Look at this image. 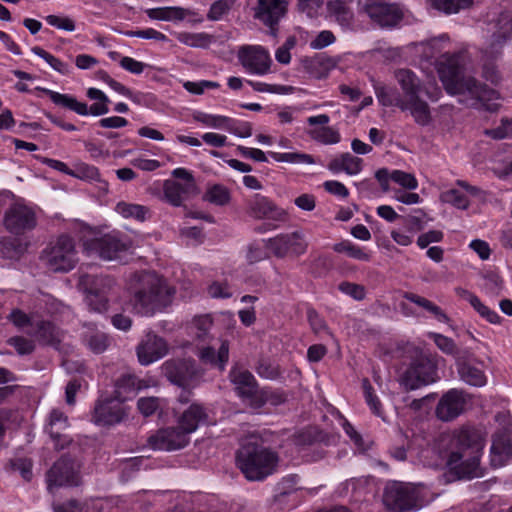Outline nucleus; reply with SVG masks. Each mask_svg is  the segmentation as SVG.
<instances>
[{
	"instance_id": "obj_54",
	"label": "nucleus",
	"mask_w": 512,
	"mask_h": 512,
	"mask_svg": "<svg viewBox=\"0 0 512 512\" xmlns=\"http://www.w3.org/2000/svg\"><path fill=\"white\" fill-rule=\"evenodd\" d=\"M365 401L377 416H382V406L379 398L375 395L374 389L367 378L362 380Z\"/></svg>"
},
{
	"instance_id": "obj_24",
	"label": "nucleus",
	"mask_w": 512,
	"mask_h": 512,
	"mask_svg": "<svg viewBox=\"0 0 512 512\" xmlns=\"http://www.w3.org/2000/svg\"><path fill=\"white\" fill-rule=\"evenodd\" d=\"M136 351L139 362L142 365H149L164 357L168 352V346L162 337L149 332L138 344Z\"/></svg>"
},
{
	"instance_id": "obj_49",
	"label": "nucleus",
	"mask_w": 512,
	"mask_h": 512,
	"mask_svg": "<svg viewBox=\"0 0 512 512\" xmlns=\"http://www.w3.org/2000/svg\"><path fill=\"white\" fill-rule=\"evenodd\" d=\"M204 199L215 205L223 206L230 201V193L226 187L216 184L207 190Z\"/></svg>"
},
{
	"instance_id": "obj_19",
	"label": "nucleus",
	"mask_w": 512,
	"mask_h": 512,
	"mask_svg": "<svg viewBox=\"0 0 512 512\" xmlns=\"http://www.w3.org/2000/svg\"><path fill=\"white\" fill-rule=\"evenodd\" d=\"M229 378L235 386L237 395L253 408L260 391L254 375L248 370L234 367L229 372Z\"/></svg>"
},
{
	"instance_id": "obj_36",
	"label": "nucleus",
	"mask_w": 512,
	"mask_h": 512,
	"mask_svg": "<svg viewBox=\"0 0 512 512\" xmlns=\"http://www.w3.org/2000/svg\"><path fill=\"white\" fill-rule=\"evenodd\" d=\"M327 11L343 28H350L352 26L354 15L345 2L341 0L328 1Z\"/></svg>"
},
{
	"instance_id": "obj_57",
	"label": "nucleus",
	"mask_w": 512,
	"mask_h": 512,
	"mask_svg": "<svg viewBox=\"0 0 512 512\" xmlns=\"http://www.w3.org/2000/svg\"><path fill=\"white\" fill-rule=\"evenodd\" d=\"M70 176L81 180H100L98 169L86 163L76 164L75 168L71 170Z\"/></svg>"
},
{
	"instance_id": "obj_1",
	"label": "nucleus",
	"mask_w": 512,
	"mask_h": 512,
	"mask_svg": "<svg viewBox=\"0 0 512 512\" xmlns=\"http://www.w3.org/2000/svg\"><path fill=\"white\" fill-rule=\"evenodd\" d=\"M134 281L130 305L136 314L151 317L172 304L176 289L161 275L142 271L134 275Z\"/></svg>"
},
{
	"instance_id": "obj_42",
	"label": "nucleus",
	"mask_w": 512,
	"mask_h": 512,
	"mask_svg": "<svg viewBox=\"0 0 512 512\" xmlns=\"http://www.w3.org/2000/svg\"><path fill=\"white\" fill-rule=\"evenodd\" d=\"M256 373L264 379H278L282 372L280 366L268 358H260L255 366Z\"/></svg>"
},
{
	"instance_id": "obj_48",
	"label": "nucleus",
	"mask_w": 512,
	"mask_h": 512,
	"mask_svg": "<svg viewBox=\"0 0 512 512\" xmlns=\"http://www.w3.org/2000/svg\"><path fill=\"white\" fill-rule=\"evenodd\" d=\"M334 251L338 253H346L349 257L360 261H369L370 259V255L367 252L349 241H343L335 244Z\"/></svg>"
},
{
	"instance_id": "obj_25",
	"label": "nucleus",
	"mask_w": 512,
	"mask_h": 512,
	"mask_svg": "<svg viewBox=\"0 0 512 512\" xmlns=\"http://www.w3.org/2000/svg\"><path fill=\"white\" fill-rule=\"evenodd\" d=\"M487 32L490 34V47L496 50L512 38V12H501L497 17L487 23Z\"/></svg>"
},
{
	"instance_id": "obj_60",
	"label": "nucleus",
	"mask_w": 512,
	"mask_h": 512,
	"mask_svg": "<svg viewBox=\"0 0 512 512\" xmlns=\"http://www.w3.org/2000/svg\"><path fill=\"white\" fill-rule=\"evenodd\" d=\"M441 200L445 203H449L458 209H467L469 201L465 195L456 189H450L441 194Z\"/></svg>"
},
{
	"instance_id": "obj_6",
	"label": "nucleus",
	"mask_w": 512,
	"mask_h": 512,
	"mask_svg": "<svg viewBox=\"0 0 512 512\" xmlns=\"http://www.w3.org/2000/svg\"><path fill=\"white\" fill-rule=\"evenodd\" d=\"M413 360L400 377V384L406 391L415 390L434 382L437 366L433 359L417 347H411Z\"/></svg>"
},
{
	"instance_id": "obj_44",
	"label": "nucleus",
	"mask_w": 512,
	"mask_h": 512,
	"mask_svg": "<svg viewBox=\"0 0 512 512\" xmlns=\"http://www.w3.org/2000/svg\"><path fill=\"white\" fill-rule=\"evenodd\" d=\"M269 155L278 162H287L292 164H314L315 159L312 155L299 152L277 153L270 152Z\"/></svg>"
},
{
	"instance_id": "obj_35",
	"label": "nucleus",
	"mask_w": 512,
	"mask_h": 512,
	"mask_svg": "<svg viewBox=\"0 0 512 512\" xmlns=\"http://www.w3.org/2000/svg\"><path fill=\"white\" fill-rule=\"evenodd\" d=\"M457 369L461 380L471 386L482 387L486 384L484 372L464 361H457Z\"/></svg>"
},
{
	"instance_id": "obj_9",
	"label": "nucleus",
	"mask_w": 512,
	"mask_h": 512,
	"mask_svg": "<svg viewBox=\"0 0 512 512\" xmlns=\"http://www.w3.org/2000/svg\"><path fill=\"white\" fill-rule=\"evenodd\" d=\"M162 372L173 384L183 389L196 385L203 376V370L193 359H170L163 363Z\"/></svg>"
},
{
	"instance_id": "obj_41",
	"label": "nucleus",
	"mask_w": 512,
	"mask_h": 512,
	"mask_svg": "<svg viewBox=\"0 0 512 512\" xmlns=\"http://www.w3.org/2000/svg\"><path fill=\"white\" fill-rule=\"evenodd\" d=\"M375 93L382 106H396L401 110V106L404 101L402 100L400 93L395 88L378 86L375 88Z\"/></svg>"
},
{
	"instance_id": "obj_56",
	"label": "nucleus",
	"mask_w": 512,
	"mask_h": 512,
	"mask_svg": "<svg viewBox=\"0 0 512 512\" xmlns=\"http://www.w3.org/2000/svg\"><path fill=\"white\" fill-rule=\"evenodd\" d=\"M193 119L212 128L226 127L230 123V118L220 115H211L204 112H196Z\"/></svg>"
},
{
	"instance_id": "obj_31",
	"label": "nucleus",
	"mask_w": 512,
	"mask_h": 512,
	"mask_svg": "<svg viewBox=\"0 0 512 512\" xmlns=\"http://www.w3.org/2000/svg\"><path fill=\"white\" fill-rule=\"evenodd\" d=\"M207 413L203 406L191 404L179 417L178 426L188 435L196 431L201 423L206 422Z\"/></svg>"
},
{
	"instance_id": "obj_37",
	"label": "nucleus",
	"mask_w": 512,
	"mask_h": 512,
	"mask_svg": "<svg viewBox=\"0 0 512 512\" xmlns=\"http://www.w3.org/2000/svg\"><path fill=\"white\" fill-rule=\"evenodd\" d=\"M146 387L142 384V381L139 380L135 375L126 373L121 375L115 382V393L116 396L120 399H125L124 394L130 392H137L138 390Z\"/></svg>"
},
{
	"instance_id": "obj_18",
	"label": "nucleus",
	"mask_w": 512,
	"mask_h": 512,
	"mask_svg": "<svg viewBox=\"0 0 512 512\" xmlns=\"http://www.w3.org/2000/svg\"><path fill=\"white\" fill-rule=\"evenodd\" d=\"M147 442L153 449L172 451L185 447L189 442V435L179 426L171 427L157 431Z\"/></svg>"
},
{
	"instance_id": "obj_28",
	"label": "nucleus",
	"mask_w": 512,
	"mask_h": 512,
	"mask_svg": "<svg viewBox=\"0 0 512 512\" xmlns=\"http://www.w3.org/2000/svg\"><path fill=\"white\" fill-rule=\"evenodd\" d=\"M395 78L401 87L403 101H409L420 97L422 92V83L417 75L409 69H399L395 71Z\"/></svg>"
},
{
	"instance_id": "obj_50",
	"label": "nucleus",
	"mask_w": 512,
	"mask_h": 512,
	"mask_svg": "<svg viewBox=\"0 0 512 512\" xmlns=\"http://www.w3.org/2000/svg\"><path fill=\"white\" fill-rule=\"evenodd\" d=\"M436 346L445 354L454 356L459 360L460 350L453 339L439 333H430Z\"/></svg>"
},
{
	"instance_id": "obj_55",
	"label": "nucleus",
	"mask_w": 512,
	"mask_h": 512,
	"mask_svg": "<svg viewBox=\"0 0 512 512\" xmlns=\"http://www.w3.org/2000/svg\"><path fill=\"white\" fill-rule=\"evenodd\" d=\"M179 39L188 46L202 48L208 47L213 42V36L206 33H185Z\"/></svg>"
},
{
	"instance_id": "obj_10",
	"label": "nucleus",
	"mask_w": 512,
	"mask_h": 512,
	"mask_svg": "<svg viewBox=\"0 0 512 512\" xmlns=\"http://www.w3.org/2000/svg\"><path fill=\"white\" fill-rule=\"evenodd\" d=\"M123 401L117 396L98 400L92 415L93 422L99 426L110 427L125 421L130 409Z\"/></svg>"
},
{
	"instance_id": "obj_32",
	"label": "nucleus",
	"mask_w": 512,
	"mask_h": 512,
	"mask_svg": "<svg viewBox=\"0 0 512 512\" xmlns=\"http://www.w3.org/2000/svg\"><path fill=\"white\" fill-rule=\"evenodd\" d=\"M402 111H409L414 121L421 126H427L432 121L429 104L417 97L415 99L404 101L401 106Z\"/></svg>"
},
{
	"instance_id": "obj_58",
	"label": "nucleus",
	"mask_w": 512,
	"mask_h": 512,
	"mask_svg": "<svg viewBox=\"0 0 512 512\" xmlns=\"http://www.w3.org/2000/svg\"><path fill=\"white\" fill-rule=\"evenodd\" d=\"M483 288L489 295L498 296L503 289V280L501 277L492 272H486L483 275Z\"/></svg>"
},
{
	"instance_id": "obj_46",
	"label": "nucleus",
	"mask_w": 512,
	"mask_h": 512,
	"mask_svg": "<svg viewBox=\"0 0 512 512\" xmlns=\"http://www.w3.org/2000/svg\"><path fill=\"white\" fill-rule=\"evenodd\" d=\"M309 134L314 140L325 145L337 144L341 140L339 132L330 126L312 130Z\"/></svg>"
},
{
	"instance_id": "obj_8",
	"label": "nucleus",
	"mask_w": 512,
	"mask_h": 512,
	"mask_svg": "<svg viewBox=\"0 0 512 512\" xmlns=\"http://www.w3.org/2000/svg\"><path fill=\"white\" fill-rule=\"evenodd\" d=\"M82 462L64 454L47 471V484L51 490L55 487H77L82 483Z\"/></svg>"
},
{
	"instance_id": "obj_27",
	"label": "nucleus",
	"mask_w": 512,
	"mask_h": 512,
	"mask_svg": "<svg viewBox=\"0 0 512 512\" xmlns=\"http://www.w3.org/2000/svg\"><path fill=\"white\" fill-rule=\"evenodd\" d=\"M81 339L84 345L93 353L101 354L110 345V337L94 323H84Z\"/></svg>"
},
{
	"instance_id": "obj_13",
	"label": "nucleus",
	"mask_w": 512,
	"mask_h": 512,
	"mask_svg": "<svg viewBox=\"0 0 512 512\" xmlns=\"http://www.w3.org/2000/svg\"><path fill=\"white\" fill-rule=\"evenodd\" d=\"M36 89L47 94L55 105L73 111L80 116H87L89 114L93 116H100L107 114L109 111V102L98 101L96 103H93L90 107H88V105L85 102L78 101L72 95L61 94L59 92H55L46 88L37 87Z\"/></svg>"
},
{
	"instance_id": "obj_47",
	"label": "nucleus",
	"mask_w": 512,
	"mask_h": 512,
	"mask_svg": "<svg viewBox=\"0 0 512 512\" xmlns=\"http://www.w3.org/2000/svg\"><path fill=\"white\" fill-rule=\"evenodd\" d=\"M116 211L123 217H132L139 221H144L148 209L142 205L120 202L116 206Z\"/></svg>"
},
{
	"instance_id": "obj_39",
	"label": "nucleus",
	"mask_w": 512,
	"mask_h": 512,
	"mask_svg": "<svg viewBox=\"0 0 512 512\" xmlns=\"http://www.w3.org/2000/svg\"><path fill=\"white\" fill-rule=\"evenodd\" d=\"M404 297L406 300L424 308L426 311L433 314L438 321L444 323L449 321L447 314L439 306L426 299L425 297L414 293H406Z\"/></svg>"
},
{
	"instance_id": "obj_11",
	"label": "nucleus",
	"mask_w": 512,
	"mask_h": 512,
	"mask_svg": "<svg viewBox=\"0 0 512 512\" xmlns=\"http://www.w3.org/2000/svg\"><path fill=\"white\" fill-rule=\"evenodd\" d=\"M383 503L393 512H405L417 507L416 489L405 483H388L383 493Z\"/></svg>"
},
{
	"instance_id": "obj_4",
	"label": "nucleus",
	"mask_w": 512,
	"mask_h": 512,
	"mask_svg": "<svg viewBox=\"0 0 512 512\" xmlns=\"http://www.w3.org/2000/svg\"><path fill=\"white\" fill-rule=\"evenodd\" d=\"M277 462L275 452L252 441L243 443L236 453V465L250 481H260L271 475Z\"/></svg>"
},
{
	"instance_id": "obj_40",
	"label": "nucleus",
	"mask_w": 512,
	"mask_h": 512,
	"mask_svg": "<svg viewBox=\"0 0 512 512\" xmlns=\"http://www.w3.org/2000/svg\"><path fill=\"white\" fill-rule=\"evenodd\" d=\"M286 399L287 396L282 391L272 390L270 388H260L253 409L262 408L267 403L273 406H278L283 404Z\"/></svg>"
},
{
	"instance_id": "obj_52",
	"label": "nucleus",
	"mask_w": 512,
	"mask_h": 512,
	"mask_svg": "<svg viewBox=\"0 0 512 512\" xmlns=\"http://www.w3.org/2000/svg\"><path fill=\"white\" fill-rule=\"evenodd\" d=\"M24 248L16 239L3 238L0 240V254L6 259H16L23 253Z\"/></svg>"
},
{
	"instance_id": "obj_51",
	"label": "nucleus",
	"mask_w": 512,
	"mask_h": 512,
	"mask_svg": "<svg viewBox=\"0 0 512 512\" xmlns=\"http://www.w3.org/2000/svg\"><path fill=\"white\" fill-rule=\"evenodd\" d=\"M472 3L473 0H433L434 7L446 14L457 13L471 6Z\"/></svg>"
},
{
	"instance_id": "obj_14",
	"label": "nucleus",
	"mask_w": 512,
	"mask_h": 512,
	"mask_svg": "<svg viewBox=\"0 0 512 512\" xmlns=\"http://www.w3.org/2000/svg\"><path fill=\"white\" fill-rule=\"evenodd\" d=\"M83 247L89 256L96 255L103 260H114L121 253L127 251L129 245L116 235L106 234L99 238L86 240Z\"/></svg>"
},
{
	"instance_id": "obj_12",
	"label": "nucleus",
	"mask_w": 512,
	"mask_h": 512,
	"mask_svg": "<svg viewBox=\"0 0 512 512\" xmlns=\"http://www.w3.org/2000/svg\"><path fill=\"white\" fill-rule=\"evenodd\" d=\"M288 3L285 0H257L253 7V18L269 28V34L276 37L279 22L287 13Z\"/></svg>"
},
{
	"instance_id": "obj_20",
	"label": "nucleus",
	"mask_w": 512,
	"mask_h": 512,
	"mask_svg": "<svg viewBox=\"0 0 512 512\" xmlns=\"http://www.w3.org/2000/svg\"><path fill=\"white\" fill-rule=\"evenodd\" d=\"M364 12L371 20L381 27H394L404 16L402 9L397 4H388L384 2L366 3L363 6Z\"/></svg>"
},
{
	"instance_id": "obj_21",
	"label": "nucleus",
	"mask_w": 512,
	"mask_h": 512,
	"mask_svg": "<svg viewBox=\"0 0 512 512\" xmlns=\"http://www.w3.org/2000/svg\"><path fill=\"white\" fill-rule=\"evenodd\" d=\"M238 58L248 72L257 75L266 74L272 62L268 52L260 46L242 47Z\"/></svg>"
},
{
	"instance_id": "obj_53",
	"label": "nucleus",
	"mask_w": 512,
	"mask_h": 512,
	"mask_svg": "<svg viewBox=\"0 0 512 512\" xmlns=\"http://www.w3.org/2000/svg\"><path fill=\"white\" fill-rule=\"evenodd\" d=\"M237 0H217L215 1L208 13L207 19L210 21H218L222 19L223 16L227 15L232 7L235 5Z\"/></svg>"
},
{
	"instance_id": "obj_15",
	"label": "nucleus",
	"mask_w": 512,
	"mask_h": 512,
	"mask_svg": "<svg viewBox=\"0 0 512 512\" xmlns=\"http://www.w3.org/2000/svg\"><path fill=\"white\" fill-rule=\"evenodd\" d=\"M266 247L278 258L287 255L300 256L307 250L308 243L300 231L280 234L266 241Z\"/></svg>"
},
{
	"instance_id": "obj_38",
	"label": "nucleus",
	"mask_w": 512,
	"mask_h": 512,
	"mask_svg": "<svg viewBox=\"0 0 512 512\" xmlns=\"http://www.w3.org/2000/svg\"><path fill=\"white\" fill-rule=\"evenodd\" d=\"M146 14L153 20L171 21L183 20L187 15V11L181 7H160L148 9Z\"/></svg>"
},
{
	"instance_id": "obj_30",
	"label": "nucleus",
	"mask_w": 512,
	"mask_h": 512,
	"mask_svg": "<svg viewBox=\"0 0 512 512\" xmlns=\"http://www.w3.org/2000/svg\"><path fill=\"white\" fill-rule=\"evenodd\" d=\"M197 355L204 364L224 371L229 360V344L223 341L217 351L211 346L202 347Z\"/></svg>"
},
{
	"instance_id": "obj_22",
	"label": "nucleus",
	"mask_w": 512,
	"mask_h": 512,
	"mask_svg": "<svg viewBox=\"0 0 512 512\" xmlns=\"http://www.w3.org/2000/svg\"><path fill=\"white\" fill-rule=\"evenodd\" d=\"M46 431L54 442L56 450H63L72 443L68 417L58 409L50 412Z\"/></svg>"
},
{
	"instance_id": "obj_63",
	"label": "nucleus",
	"mask_w": 512,
	"mask_h": 512,
	"mask_svg": "<svg viewBox=\"0 0 512 512\" xmlns=\"http://www.w3.org/2000/svg\"><path fill=\"white\" fill-rule=\"evenodd\" d=\"M212 325L213 320L209 315L195 317L193 320V327L196 330L195 337L199 340H205Z\"/></svg>"
},
{
	"instance_id": "obj_61",
	"label": "nucleus",
	"mask_w": 512,
	"mask_h": 512,
	"mask_svg": "<svg viewBox=\"0 0 512 512\" xmlns=\"http://www.w3.org/2000/svg\"><path fill=\"white\" fill-rule=\"evenodd\" d=\"M252 88L257 92H269L274 94H291L294 92L295 88L293 86H285V85H273L262 82H247Z\"/></svg>"
},
{
	"instance_id": "obj_45",
	"label": "nucleus",
	"mask_w": 512,
	"mask_h": 512,
	"mask_svg": "<svg viewBox=\"0 0 512 512\" xmlns=\"http://www.w3.org/2000/svg\"><path fill=\"white\" fill-rule=\"evenodd\" d=\"M34 54L41 57L52 69L62 75H68L72 71L71 66L40 47H34Z\"/></svg>"
},
{
	"instance_id": "obj_17",
	"label": "nucleus",
	"mask_w": 512,
	"mask_h": 512,
	"mask_svg": "<svg viewBox=\"0 0 512 512\" xmlns=\"http://www.w3.org/2000/svg\"><path fill=\"white\" fill-rule=\"evenodd\" d=\"M4 227L13 234H22L32 225V210L21 199L12 201L4 213Z\"/></svg>"
},
{
	"instance_id": "obj_59",
	"label": "nucleus",
	"mask_w": 512,
	"mask_h": 512,
	"mask_svg": "<svg viewBox=\"0 0 512 512\" xmlns=\"http://www.w3.org/2000/svg\"><path fill=\"white\" fill-rule=\"evenodd\" d=\"M32 463L26 458H15L9 462V470L12 473H19L22 478L26 481H30L32 478L31 471Z\"/></svg>"
},
{
	"instance_id": "obj_3",
	"label": "nucleus",
	"mask_w": 512,
	"mask_h": 512,
	"mask_svg": "<svg viewBox=\"0 0 512 512\" xmlns=\"http://www.w3.org/2000/svg\"><path fill=\"white\" fill-rule=\"evenodd\" d=\"M455 450L449 454L447 465L459 479L483 476L480 456L484 448L481 433L470 426H462L453 432Z\"/></svg>"
},
{
	"instance_id": "obj_26",
	"label": "nucleus",
	"mask_w": 512,
	"mask_h": 512,
	"mask_svg": "<svg viewBox=\"0 0 512 512\" xmlns=\"http://www.w3.org/2000/svg\"><path fill=\"white\" fill-rule=\"evenodd\" d=\"M512 457V444L510 437L505 433L495 434L490 448V465L500 468L507 464Z\"/></svg>"
},
{
	"instance_id": "obj_23",
	"label": "nucleus",
	"mask_w": 512,
	"mask_h": 512,
	"mask_svg": "<svg viewBox=\"0 0 512 512\" xmlns=\"http://www.w3.org/2000/svg\"><path fill=\"white\" fill-rule=\"evenodd\" d=\"M246 213L257 220L271 219L274 221H285L287 215L283 209L279 208L269 198L260 194H255L247 201Z\"/></svg>"
},
{
	"instance_id": "obj_34",
	"label": "nucleus",
	"mask_w": 512,
	"mask_h": 512,
	"mask_svg": "<svg viewBox=\"0 0 512 512\" xmlns=\"http://www.w3.org/2000/svg\"><path fill=\"white\" fill-rule=\"evenodd\" d=\"M362 159L350 153H343L340 157L334 158L328 164V169L334 173L345 171L349 175L358 174L361 171Z\"/></svg>"
},
{
	"instance_id": "obj_5",
	"label": "nucleus",
	"mask_w": 512,
	"mask_h": 512,
	"mask_svg": "<svg viewBox=\"0 0 512 512\" xmlns=\"http://www.w3.org/2000/svg\"><path fill=\"white\" fill-rule=\"evenodd\" d=\"M116 280L109 275L80 273L77 287L85 294V301L92 311L103 313L108 310L109 296L115 289Z\"/></svg>"
},
{
	"instance_id": "obj_2",
	"label": "nucleus",
	"mask_w": 512,
	"mask_h": 512,
	"mask_svg": "<svg viewBox=\"0 0 512 512\" xmlns=\"http://www.w3.org/2000/svg\"><path fill=\"white\" fill-rule=\"evenodd\" d=\"M465 56L463 53L444 54L438 64L440 80L451 95L462 96L461 102L472 101L471 105L490 99L494 90L472 76L463 74Z\"/></svg>"
},
{
	"instance_id": "obj_33",
	"label": "nucleus",
	"mask_w": 512,
	"mask_h": 512,
	"mask_svg": "<svg viewBox=\"0 0 512 512\" xmlns=\"http://www.w3.org/2000/svg\"><path fill=\"white\" fill-rule=\"evenodd\" d=\"M34 336L39 344L52 346L55 349L59 348L62 338L61 331L49 321L38 323Z\"/></svg>"
},
{
	"instance_id": "obj_62",
	"label": "nucleus",
	"mask_w": 512,
	"mask_h": 512,
	"mask_svg": "<svg viewBox=\"0 0 512 512\" xmlns=\"http://www.w3.org/2000/svg\"><path fill=\"white\" fill-rule=\"evenodd\" d=\"M391 180L408 190H414L418 187V181L415 176L401 170L392 171Z\"/></svg>"
},
{
	"instance_id": "obj_29",
	"label": "nucleus",
	"mask_w": 512,
	"mask_h": 512,
	"mask_svg": "<svg viewBox=\"0 0 512 512\" xmlns=\"http://www.w3.org/2000/svg\"><path fill=\"white\" fill-rule=\"evenodd\" d=\"M197 193L198 191L193 190L191 184H181L171 179L164 181L163 184L165 201L175 207L181 206L187 198Z\"/></svg>"
},
{
	"instance_id": "obj_43",
	"label": "nucleus",
	"mask_w": 512,
	"mask_h": 512,
	"mask_svg": "<svg viewBox=\"0 0 512 512\" xmlns=\"http://www.w3.org/2000/svg\"><path fill=\"white\" fill-rule=\"evenodd\" d=\"M467 301L471 304V306L479 313V315L486 319L488 322L492 324L500 323V316L496 311L491 310L488 306L481 302V300L472 293H467Z\"/></svg>"
},
{
	"instance_id": "obj_7",
	"label": "nucleus",
	"mask_w": 512,
	"mask_h": 512,
	"mask_svg": "<svg viewBox=\"0 0 512 512\" xmlns=\"http://www.w3.org/2000/svg\"><path fill=\"white\" fill-rule=\"evenodd\" d=\"M40 261L53 272H68L77 262V251L73 239L67 235L60 236L56 243L46 247L39 256Z\"/></svg>"
},
{
	"instance_id": "obj_16",
	"label": "nucleus",
	"mask_w": 512,
	"mask_h": 512,
	"mask_svg": "<svg viewBox=\"0 0 512 512\" xmlns=\"http://www.w3.org/2000/svg\"><path fill=\"white\" fill-rule=\"evenodd\" d=\"M467 397L464 391L450 389L439 399L436 408V417L443 422H450L459 417L465 410Z\"/></svg>"
},
{
	"instance_id": "obj_64",
	"label": "nucleus",
	"mask_w": 512,
	"mask_h": 512,
	"mask_svg": "<svg viewBox=\"0 0 512 512\" xmlns=\"http://www.w3.org/2000/svg\"><path fill=\"white\" fill-rule=\"evenodd\" d=\"M53 510L54 512H88L87 506L75 499L54 505Z\"/></svg>"
}]
</instances>
